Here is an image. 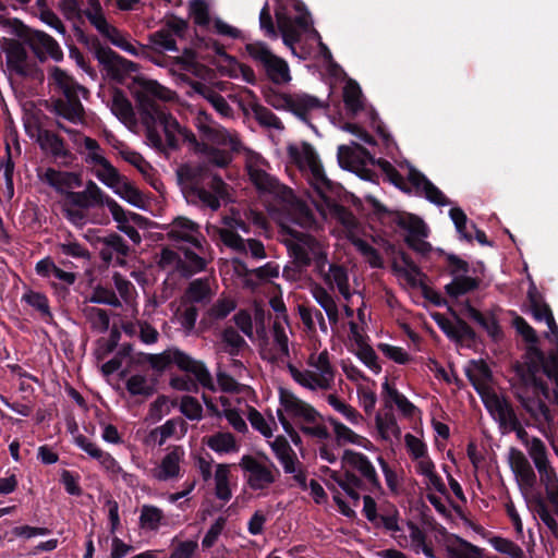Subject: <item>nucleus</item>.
Here are the masks:
<instances>
[{
	"mask_svg": "<svg viewBox=\"0 0 558 558\" xmlns=\"http://www.w3.org/2000/svg\"><path fill=\"white\" fill-rule=\"evenodd\" d=\"M256 121L265 128H274L280 130L283 128L281 120L267 107L254 102L251 105Z\"/></svg>",
	"mask_w": 558,
	"mask_h": 558,
	"instance_id": "obj_43",
	"label": "nucleus"
},
{
	"mask_svg": "<svg viewBox=\"0 0 558 558\" xmlns=\"http://www.w3.org/2000/svg\"><path fill=\"white\" fill-rule=\"evenodd\" d=\"M512 325L517 332L522 336L523 340L529 344H537L538 337L535 329L521 316L515 315Z\"/></svg>",
	"mask_w": 558,
	"mask_h": 558,
	"instance_id": "obj_64",
	"label": "nucleus"
},
{
	"mask_svg": "<svg viewBox=\"0 0 558 558\" xmlns=\"http://www.w3.org/2000/svg\"><path fill=\"white\" fill-rule=\"evenodd\" d=\"M178 182L184 185L183 191L189 202L201 203L216 211L220 201L228 196V185L217 173L205 165L183 163L177 169Z\"/></svg>",
	"mask_w": 558,
	"mask_h": 558,
	"instance_id": "obj_2",
	"label": "nucleus"
},
{
	"mask_svg": "<svg viewBox=\"0 0 558 558\" xmlns=\"http://www.w3.org/2000/svg\"><path fill=\"white\" fill-rule=\"evenodd\" d=\"M183 424L184 420L182 417L170 418L163 425L154 428L150 432L149 437L156 439V437L159 435L158 445L162 446L168 438L175 434L178 425Z\"/></svg>",
	"mask_w": 558,
	"mask_h": 558,
	"instance_id": "obj_50",
	"label": "nucleus"
},
{
	"mask_svg": "<svg viewBox=\"0 0 558 558\" xmlns=\"http://www.w3.org/2000/svg\"><path fill=\"white\" fill-rule=\"evenodd\" d=\"M362 90L359 84L354 81L347 83L343 89V101L345 108L353 114L363 109Z\"/></svg>",
	"mask_w": 558,
	"mask_h": 558,
	"instance_id": "obj_40",
	"label": "nucleus"
},
{
	"mask_svg": "<svg viewBox=\"0 0 558 558\" xmlns=\"http://www.w3.org/2000/svg\"><path fill=\"white\" fill-rule=\"evenodd\" d=\"M408 181L415 190V194L424 196L428 202L437 206H447L450 199L421 171L412 165H408Z\"/></svg>",
	"mask_w": 558,
	"mask_h": 558,
	"instance_id": "obj_14",
	"label": "nucleus"
},
{
	"mask_svg": "<svg viewBox=\"0 0 558 558\" xmlns=\"http://www.w3.org/2000/svg\"><path fill=\"white\" fill-rule=\"evenodd\" d=\"M248 56L263 68L274 58V53L264 43H252L245 47Z\"/></svg>",
	"mask_w": 558,
	"mask_h": 558,
	"instance_id": "obj_56",
	"label": "nucleus"
},
{
	"mask_svg": "<svg viewBox=\"0 0 558 558\" xmlns=\"http://www.w3.org/2000/svg\"><path fill=\"white\" fill-rule=\"evenodd\" d=\"M133 95L141 122L145 128L146 142L157 153L168 156V150H178L180 123L156 101L172 99L171 90L155 80L142 75L133 77Z\"/></svg>",
	"mask_w": 558,
	"mask_h": 558,
	"instance_id": "obj_1",
	"label": "nucleus"
},
{
	"mask_svg": "<svg viewBox=\"0 0 558 558\" xmlns=\"http://www.w3.org/2000/svg\"><path fill=\"white\" fill-rule=\"evenodd\" d=\"M236 307L235 301L232 299L223 298L218 299L215 304L207 311V316L214 320L225 319Z\"/></svg>",
	"mask_w": 558,
	"mask_h": 558,
	"instance_id": "obj_51",
	"label": "nucleus"
},
{
	"mask_svg": "<svg viewBox=\"0 0 558 558\" xmlns=\"http://www.w3.org/2000/svg\"><path fill=\"white\" fill-rule=\"evenodd\" d=\"M111 111L120 121L124 123L135 121L133 106L124 93L119 88L114 89L113 92Z\"/></svg>",
	"mask_w": 558,
	"mask_h": 558,
	"instance_id": "obj_31",
	"label": "nucleus"
},
{
	"mask_svg": "<svg viewBox=\"0 0 558 558\" xmlns=\"http://www.w3.org/2000/svg\"><path fill=\"white\" fill-rule=\"evenodd\" d=\"M279 402L292 417H301L307 423H315L320 414L314 407L298 398L292 391L280 388Z\"/></svg>",
	"mask_w": 558,
	"mask_h": 558,
	"instance_id": "obj_16",
	"label": "nucleus"
},
{
	"mask_svg": "<svg viewBox=\"0 0 558 558\" xmlns=\"http://www.w3.org/2000/svg\"><path fill=\"white\" fill-rule=\"evenodd\" d=\"M399 257H400L401 262L403 263L404 267H400L395 262L392 264L393 270L397 271V272L404 274L407 276V278H408V281L412 286H416V281L414 280V278L410 277V274H413L415 276L422 275V271H421L420 267L414 263L412 257L408 253H405L404 251H400L399 252Z\"/></svg>",
	"mask_w": 558,
	"mask_h": 558,
	"instance_id": "obj_55",
	"label": "nucleus"
},
{
	"mask_svg": "<svg viewBox=\"0 0 558 558\" xmlns=\"http://www.w3.org/2000/svg\"><path fill=\"white\" fill-rule=\"evenodd\" d=\"M492 545L497 551L506 554L511 558H525L522 548L511 539L496 536L492 539Z\"/></svg>",
	"mask_w": 558,
	"mask_h": 558,
	"instance_id": "obj_53",
	"label": "nucleus"
},
{
	"mask_svg": "<svg viewBox=\"0 0 558 558\" xmlns=\"http://www.w3.org/2000/svg\"><path fill=\"white\" fill-rule=\"evenodd\" d=\"M527 301L530 311L533 318L537 322H543L551 313L550 306L544 301L543 295L537 291L534 283L527 290Z\"/></svg>",
	"mask_w": 558,
	"mask_h": 558,
	"instance_id": "obj_33",
	"label": "nucleus"
},
{
	"mask_svg": "<svg viewBox=\"0 0 558 558\" xmlns=\"http://www.w3.org/2000/svg\"><path fill=\"white\" fill-rule=\"evenodd\" d=\"M214 292L208 278L192 280L184 292V300L191 304L208 305L213 300Z\"/></svg>",
	"mask_w": 558,
	"mask_h": 558,
	"instance_id": "obj_23",
	"label": "nucleus"
},
{
	"mask_svg": "<svg viewBox=\"0 0 558 558\" xmlns=\"http://www.w3.org/2000/svg\"><path fill=\"white\" fill-rule=\"evenodd\" d=\"M525 501L529 508L535 512L542 522L550 530V532L558 535V522L551 515L546 505V501L541 493L524 494Z\"/></svg>",
	"mask_w": 558,
	"mask_h": 558,
	"instance_id": "obj_24",
	"label": "nucleus"
},
{
	"mask_svg": "<svg viewBox=\"0 0 558 558\" xmlns=\"http://www.w3.org/2000/svg\"><path fill=\"white\" fill-rule=\"evenodd\" d=\"M88 301L95 304H106L113 307H121L122 303L117 296L116 292L112 289H108L101 286H97Z\"/></svg>",
	"mask_w": 558,
	"mask_h": 558,
	"instance_id": "obj_48",
	"label": "nucleus"
},
{
	"mask_svg": "<svg viewBox=\"0 0 558 558\" xmlns=\"http://www.w3.org/2000/svg\"><path fill=\"white\" fill-rule=\"evenodd\" d=\"M15 34L33 50L39 61L44 62L49 56L54 61L63 59V51L57 40L43 31H34L17 22Z\"/></svg>",
	"mask_w": 558,
	"mask_h": 558,
	"instance_id": "obj_11",
	"label": "nucleus"
},
{
	"mask_svg": "<svg viewBox=\"0 0 558 558\" xmlns=\"http://www.w3.org/2000/svg\"><path fill=\"white\" fill-rule=\"evenodd\" d=\"M341 462L343 466L350 465L361 474V477L369 485V492L375 493L383 490L376 469L366 454L345 449Z\"/></svg>",
	"mask_w": 558,
	"mask_h": 558,
	"instance_id": "obj_13",
	"label": "nucleus"
},
{
	"mask_svg": "<svg viewBox=\"0 0 558 558\" xmlns=\"http://www.w3.org/2000/svg\"><path fill=\"white\" fill-rule=\"evenodd\" d=\"M375 423L376 428L384 440L389 439V433H391L395 438L400 439L401 429L392 412L386 413L385 416L377 413L375 416Z\"/></svg>",
	"mask_w": 558,
	"mask_h": 558,
	"instance_id": "obj_37",
	"label": "nucleus"
},
{
	"mask_svg": "<svg viewBox=\"0 0 558 558\" xmlns=\"http://www.w3.org/2000/svg\"><path fill=\"white\" fill-rule=\"evenodd\" d=\"M263 69L268 78L275 84L288 83L291 80L288 63L277 56H274Z\"/></svg>",
	"mask_w": 558,
	"mask_h": 558,
	"instance_id": "obj_34",
	"label": "nucleus"
},
{
	"mask_svg": "<svg viewBox=\"0 0 558 558\" xmlns=\"http://www.w3.org/2000/svg\"><path fill=\"white\" fill-rule=\"evenodd\" d=\"M531 379L532 384L530 388L533 389L532 396L517 391L514 393L515 398L532 418L538 421L542 417L545 422L550 423L553 420L550 410L545 401L541 399V397L544 399H550L551 393L549 387L537 376L531 377Z\"/></svg>",
	"mask_w": 558,
	"mask_h": 558,
	"instance_id": "obj_12",
	"label": "nucleus"
},
{
	"mask_svg": "<svg viewBox=\"0 0 558 558\" xmlns=\"http://www.w3.org/2000/svg\"><path fill=\"white\" fill-rule=\"evenodd\" d=\"M328 421L333 426L336 439L339 445H341V442H349V444L360 445V446H363L366 448V444H369V440L357 435L351 428H349L347 425L339 422L337 418L329 417Z\"/></svg>",
	"mask_w": 558,
	"mask_h": 558,
	"instance_id": "obj_35",
	"label": "nucleus"
},
{
	"mask_svg": "<svg viewBox=\"0 0 558 558\" xmlns=\"http://www.w3.org/2000/svg\"><path fill=\"white\" fill-rule=\"evenodd\" d=\"M463 313L480 327H482L488 337L497 342L502 339L504 332L496 314L493 311L482 313L475 308L469 301L463 306Z\"/></svg>",
	"mask_w": 558,
	"mask_h": 558,
	"instance_id": "obj_19",
	"label": "nucleus"
},
{
	"mask_svg": "<svg viewBox=\"0 0 558 558\" xmlns=\"http://www.w3.org/2000/svg\"><path fill=\"white\" fill-rule=\"evenodd\" d=\"M275 15L283 43L293 48L300 40L296 27L306 32L312 26L311 13L301 0H276Z\"/></svg>",
	"mask_w": 558,
	"mask_h": 558,
	"instance_id": "obj_6",
	"label": "nucleus"
},
{
	"mask_svg": "<svg viewBox=\"0 0 558 558\" xmlns=\"http://www.w3.org/2000/svg\"><path fill=\"white\" fill-rule=\"evenodd\" d=\"M114 193L135 207H145L142 192L126 179L114 190Z\"/></svg>",
	"mask_w": 558,
	"mask_h": 558,
	"instance_id": "obj_46",
	"label": "nucleus"
},
{
	"mask_svg": "<svg viewBox=\"0 0 558 558\" xmlns=\"http://www.w3.org/2000/svg\"><path fill=\"white\" fill-rule=\"evenodd\" d=\"M446 553L448 558H482V549L463 539L450 534L446 538Z\"/></svg>",
	"mask_w": 558,
	"mask_h": 558,
	"instance_id": "obj_22",
	"label": "nucleus"
},
{
	"mask_svg": "<svg viewBox=\"0 0 558 558\" xmlns=\"http://www.w3.org/2000/svg\"><path fill=\"white\" fill-rule=\"evenodd\" d=\"M88 9L83 10V15L105 38L110 33H116V26L108 23L99 0H87Z\"/></svg>",
	"mask_w": 558,
	"mask_h": 558,
	"instance_id": "obj_26",
	"label": "nucleus"
},
{
	"mask_svg": "<svg viewBox=\"0 0 558 558\" xmlns=\"http://www.w3.org/2000/svg\"><path fill=\"white\" fill-rule=\"evenodd\" d=\"M481 279L471 276H454L452 280L445 286V293L451 300H458L459 298L466 295L478 289Z\"/></svg>",
	"mask_w": 558,
	"mask_h": 558,
	"instance_id": "obj_27",
	"label": "nucleus"
},
{
	"mask_svg": "<svg viewBox=\"0 0 558 558\" xmlns=\"http://www.w3.org/2000/svg\"><path fill=\"white\" fill-rule=\"evenodd\" d=\"M109 210L114 221L118 222V229L126 234L134 244H140L142 241L138 231L129 225V217L126 211L116 201L109 202Z\"/></svg>",
	"mask_w": 558,
	"mask_h": 558,
	"instance_id": "obj_30",
	"label": "nucleus"
},
{
	"mask_svg": "<svg viewBox=\"0 0 558 558\" xmlns=\"http://www.w3.org/2000/svg\"><path fill=\"white\" fill-rule=\"evenodd\" d=\"M508 462L515 475L522 494H527L525 490L533 489L536 484V474L527 458L521 450L511 447L508 453Z\"/></svg>",
	"mask_w": 558,
	"mask_h": 558,
	"instance_id": "obj_15",
	"label": "nucleus"
},
{
	"mask_svg": "<svg viewBox=\"0 0 558 558\" xmlns=\"http://www.w3.org/2000/svg\"><path fill=\"white\" fill-rule=\"evenodd\" d=\"M78 41L94 54L108 76L117 82L121 83L125 75L136 73L140 70L137 63L125 59L110 47L102 46L99 38L95 35L89 36L81 32Z\"/></svg>",
	"mask_w": 558,
	"mask_h": 558,
	"instance_id": "obj_7",
	"label": "nucleus"
},
{
	"mask_svg": "<svg viewBox=\"0 0 558 558\" xmlns=\"http://www.w3.org/2000/svg\"><path fill=\"white\" fill-rule=\"evenodd\" d=\"M439 252L446 259V271L449 276L454 278V276L459 277L469 275L471 266L466 260L462 259L461 257L453 253H446L442 250H440Z\"/></svg>",
	"mask_w": 558,
	"mask_h": 558,
	"instance_id": "obj_45",
	"label": "nucleus"
},
{
	"mask_svg": "<svg viewBox=\"0 0 558 558\" xmlns=\"http://www.w3.org/2000/svg\"><path fill=\"white\" fill-rule=\"evenodd\" d=\"M448 312L454 319V331L457 337H451V340L457 342L469 341L475 343L477 341V333L475 330L459 316V314L451 307H448Z\"/></svg>",
	"mask_w": 558,
	"mask_h": 558,
	"instance_id": "obj_38",
	"label": "nucleus"
},
{
	"mask_svg": "<svg viewBox=\"0 0 558 558\" xmlns=\"http://www.w3.org/2000/svg\"><path fill=\"white\" fill-rule=\"evenodd\" d=\"M162 519L163 512L160 508L153 505H144L141 509L140 526L144 530L156 531Z\"/></svg>",
	"mask_w": 558,
	"mask_h": 558,
	"instance_id": "obj_39",
	"label": "nucleus"
},
{
	"mask_svg": "<svg viewBox=\"0 0 558 558\" xmlns=\"http://www.w3.org/2000/svg\"><path fill=\"white\" fill-rule=\"evenodd\" d=\"M22 301L26 302L29 306L38 311L46 322L52 319L49 300L45 294L36 291H28L23 294Z\"/></svg>",
	"mask_w": 558,
	"mask_h": 558,
	"instance_id": "obj_41",
	"label": "nucleus"
},
{
	"mask_svg": "<svg viewBox=\"0 0 558 558\" xmlns=\"http://www.w3.org/2000/svg\"><path fill=\"white\" fill-rule=\"evenodd\" d=\"M541 482L545 486L546 496L550 504L558 505V476L550 462L536 466Z\"/></svg>",
	"mask_w": 558,
	"mask_h": 558,
	"instance_id": "obj_28",
	"label": "nucleus"
},
{
	"mask_svg": "<svg viewBox=\"0 0 558 558\" xmlns=\"http://www.w3.org/2000/svg\"><path fill=\"white\" fill-rule=\"evenodd\" d=\"M526 447L535 468L549 461L547 448L541 438L532 437Z\"/></svg>",
	"mask_w": 558,
	"mask_h": 558,
	"instance_id": "obj_58",
	"label": "nucleus"
},
{
	"mask_svg": "<svg viewBox=\"0 0 558 558\" xmlns=\"http://www.w3.org/2000/svg\"><path fill=\"white\" fill-rule=\"evenodd\" d=\"M206 445L220 454L236 452L239 450L235 437L229 432H218L209 436L206 440Z\"/></svg>",
	"mask_w": 558,
	"mask_h": 558,
	"instance_id": "obj_32",
	"label": "nucleus"
},
{
	"mask_svg": "<svg viewBox=\"0 0 558 558\" xmlns=\"http://www.w3.org/2000/svg\"><path fill=\"white\" fill-rule=\"evenodd\" d=\"M179 410L190 421H201L203 418V407L193 396H183Z\"/></svg>",
	"mask_w": 558,
	"mask_h": 558,
	"instance_id": "obj_47",
	"label": "nucleus"
},
{
	"mask_svg": "<svg viewBox=\"0 0 558 558\" xmlns=\"http://www.w3.org/2000/svg\"><path fill=\"white\" fill-rule=\"evenodd\" d=\"M338 161L343 169L354 171L361 179L374 182L377 174L366 168L365 161L360 159L349 146L341 145L338 148Z\"/></svg>",
	"mask_w": 558,
	"mask_h": 558,
	"instance_id": "obj_21",
	"label": "nucleus"
},
{
	"mask_svg": "<svg viewBox=\"0 0 558 558\" xmlns=\"http://www.w3.org/2000/svg\"><path fill=\"white\" fill-rule=\"evenodd\" d=\"M246 171L250 181L260 194L267 193L283 196L286 193H292L291 189L280 184L275 177L253 163L246 165Z\"/></svg>",
	"mask_w": 558,
	"mask_h": 558,
	"instance_id": "obj_18",
	"label": "nucleus"
},
{
	"mask_svg": "<svg viewBox=\"0 0 558 558\" xmlns=\"http://www.w3.org/2000/svg\"><path fill=\"white\" fill-rule=\"evenodd\" d=\"M49 78L56 90L62 95V97L51 98L50 112L73 124L83 122L85 109L78 94H87L88 90L59 66L50 69Z\"/></svg>",
	"mask_w": 558,
	"mask_h": 558,
	"instance_id": "obj_4",
	"label": "nucleus"
},
{
	"mask_svg": "<svg viewBox=\"0 0 558 558\" xmlns=\"http://www.w3.org/2000/svg\"><path fill=\"white\" fill-rule=\"evenodd\" d=\"M40 180L52 187L57 193L66 198V192L83 185V179L78 172L60 171L54 168H47Z\"/></svg>",
	"mask_w": 558,
	"mask_h": 558,
	"instance_id": "obj_17",
	"label": "nucleus"
},
{
	"mask_svg": "<svg viewBox=\"0 0 558 558\" xmlns=\"http://www.w3.org/2000/svg\"><path fill=\"white\" fill-rule=\"evenodd\" d=\"M0 49L5 54V65L11 74L33 80H41L44 77V73L37 64L28 60V53L20 40L1 37Z\"/></svg>",
	"mask_w": 558,
	"mask_h": 558,
	"instance_id": "obj_9",
	"label": "nucleus"
},
{
	"mask_svg": "<svg viewBox=\"0 0 558 558\" xmlns=\"http://www.w3.org/2000/svg\"><path fill=\"white\" fill-rule=\"evenodd\" d=\"M65 201L68 204L72 205L74 207L81 208V209H88V208H94V207L106 206L101 202H96V201L94 202V199H92L89 197V195L84 191L66 192Z\"/></svg>",
	"mask_w": 558,
	"mask_h": 558,
	"instance_id": "obj_60",
	"label": "nucleus"
},
{
	"mask_svg": "<svg viewBox=\"0 0 558 558\" xmlns=\"http://www.w3.org/2000/svg\"><path fill=\"white\" fill-rule=\"evenodd\" d=\"M178 367L186 373L194 375L197 383L204 388L215 392L217 390L216 385L214 383L213 376L208 371L207 366L204 362L194 360L189 354L178 353Z\"/></svg>",
	"mask_w": 558,
	"mask_h": 558,
	"instance_id": "obj_20",
	"label": "nucleus"
},
{
	"mask_svg": "<svg viewBox=\"0 0 558 558\" xmlns=\"http://www.w3.org/2000/svg\"><path fill=\"white\" fill-rule=\"evenodd\" d=\"M150 43L167 51L178 52L175 39L168 29H159L149 36Z\"/></svg>",
	"mask_w": 558,
	"mask_h": 558,
	"instance_id": "obj_63",
	"label": "nucleus"
},
{
	"mask_svg": "<svg viewBox=\"0 0 558 558\" xmlns=\"http://www.w3.org/2000/svg\"><path fill=\"white\" fill-rule=\"evenodd\" d=\"M184 454V450L180 446H174L161 460L159 469L155 473V477L159 481H168L179 475L180 461Z\"/></svg>",
	"mask_w": 558,
	"mask_h": 558,
	"instance_id": "obj_25",
	"label": "nucleus"
},
{
	"mask_svg": "<svg viewBox=\"0 0 558 558\" xmlns=\"http://www.w3.org/2000/svg\"><path fill=\"white\" fill-rule=\"evenodd\" d=\"M202 154L207 155L209 163L220 168L227 167L232 159L228 151L208 146L207 144H203Z\"/></svg>",
	"mask_w": 558,
	"mask_h": 558,
	"instance_id": "obj_61",
	"label": "nucleus"
},
{
	"mask_svg": "<svg viewBox=\"0 0 558 558\" xmlns=\"http://www.w3.org/2000/svg\"><path fill=\"white\" fill-rule=\"evenodd\" d=\"M125 388L131 396L151 397L156 389L147 383L144 375H132L125 383Z\"/></svg>",
	"mask_w": 558,
	"mask_h": 558,
	"instance_id": "obj_44",
	"label": "nucleus"
},
{
	"mask_svg": "<svg viewBox=\"0 0 558 558\" xmlns=\"http://www.w3.org/2000/svg\"><path fill=\"white\" fill-rule=\"evenodd\" d=\"M184 353L178 348H172L165 350L159 354L151 353H141V361L149 363L150 367L157 372H163L171 364H175L178 366L177 354Z\"/></svg>",
	"mask_w": 558,
	"mask_h": 558,
	"instance_id": "obj_29",
	"label": "nucleus"
},
{
	"mask_svg": "<svg viewBox=\"0 0 558 558\" xmlns=\"http://www.w3.org/2000/svg\"><path fill=\"white\" fill-rule=\"evenodd\" d=\"M239 466L244 473L246 484L253 490L268 488L280 476L279 469L264 452H258L257 456H242Z\"/></svg>",
	"mask_w": 558,
	"mask_h": 558,
	"instance_id": "obj_8",
	"label": "nucleus"
},
{
	"mask_svg": "<svg viewBox=\"0 0 558 558\" xmlns=\"http://www.w3.org/2000/svg\"><path fill=\"white\" fill-rule=\"evenodd\" d=\"M354 245L356 246L357 251L367 258L368 264L373 268H381L384 266V260L378 252L377 248H375L373 245H371L368 242L362 239H357L354 242Z\"/></svg>",
	"mask_w": 558,
	"mask_h": 558,
	"instance_id": "obj_52",
	"label": "nucleus"
},
{
	"mask_svg": "<svg viewBox=\"0 0 558 558\" xmlns=\"http://www.w3.org/2000/svg\"><path fill=\"white\" fill-rule=\"evenodd\" d=\"M220 239L226 246L241 254H246V242L238 232L230 229H221Z\"/></svg>",
	"mask_w": 558,
	"mask_h": 558,
	"instance_id": "obj_62",
	"label": "nucleus"
},
{
	"mask_svg": "<svg viewBox=\"0 0 558 558\" xmlns=\"http://www.w3.org/2000/svg\"><path fill=\"white\" fill-rule=\"evenodd\" d=\"M38 143L41 149H49L52 157L65 145V141L60 135L49 130L39 133Z\"/></svg>",
	"mask_w": 558,
	"mask_h": 558,
	"instance_id": "obj_54",
	"label": "nucleus"
},
{
	"mask_svg": "<svg viewBox=\"0 0 558 558\" xmlns=\"http://www.w3.org/2000/svg\"><path fill=\"white\" fill-rule=\"evenodd\" d=\"M0 168L3 169L7 193L9 197H12L14 195L13 174L15 165L13 161L11 147L8 143L5 145V158L1 162Z\"/></svg>",
	"mask_w": 558,
	"mask_h": 558,
	"instance_id": "obj_57",
	"label": "nucleus"
},
{
	"mask_svg": "<svg viewBox=\"0 0 558 558\" xmlns=\"http://www.w3.org/2000/svg\"><path fill=\"white\" fill-rule=\"evenodd\" d=\"M95 175L99 181H101L105 185L112 189L113 191L120 186V184L126 179L111 165L109 161L102 170H97Z\"/></svg>",
	"mask_w": 558,
	"mask_h": 558,
	"instance_id": "obj_49",
	"label": "nucleus"
},
{
	"mask_svg": "<svg viewBox=\"0 0 558 558\" xmlns=\"http://www.w3.org/2000/svg\"><path fill=\"white\" fill-rule=\"evenodd\" d=\"M221 340L226 344L223 351L231 356H236L240 350L246 345L245 339L231 326L221 332Z\"/></svg>",
	"mask_w": 558,
	"mask_h": 558,
	"instance_id": "obj_42",
	"label": "nucleus"
},
{
	"mask_svg": "<svg viewBox=\"0 0 558 558\" xmlns=\"http://www.w3.org/2000/svg\"><path fill=\"white\" fill-rule=\"evenodd\" d=\"M263 94L269 106L278 110L287 109L306 123H308V112L311 110L324 107L318 98L310 95L291 97L272 88L265 89Z\"/></svg>",
	"mask_w": 558,
	"mask_h": 558,
	"instance_id": "obj_10",
	"label": "nucleus"
},
{
	"mask_svg": "<svg viewBox=\"0 0 558 558\" xmlns=\"http://www.w3.org/2000/svg\"><path fill=\"white\" fill-rule=\"evenodd\" d=\"M287 151L290 160L300 169L305 167L310 169L312 175L311 185L326 206L340 217L348 216L353 218L352 214L343 205L336 202V196L340 194L341 186L327 178L314 147L310 143L303 142L301 147L290 144Z\"/></svg>",
	"mask_w": 558,
	"mask_h": 558,
	"instance_id": "obj_3",
	"label": "nucleus"
},
{
	"mask_svg": "<svg viewBox=\"0 0 558 558\" xmlns=\"http://www.w3.org/2000/svg\"><path fill=\"white\" fill-rule=\"evenodd\" d=\"M190 12L196 25L202 27L209 25V8L205 0H193L190 4Z\"/></svg>",
	"mask_w": 558,
	"mask_h": 558,
	"instance_id": "obj_59",
	"label": "nucleus"
},
{
	"mask_svg": "<svg viewBox=\"0 0 558 558\" xmlns=\"http://www.w3.org/2000/svg\"><path fill=\"white\" fill-rule=\"evenodd\" d=\"M371 203L374 214L381 222L396 225L408 232L404 242L409 248L424 256L432 252V244L425 241L429 235V229L421 217L407 211L390 210L374 197L371 198Z\"/></svg>",
	"mask_w": 558,
	"mask_h": 558,
	"instance_id": "obj_5",
	"label": "nucleus"
},
{
	"mask_svg": "<svg viewBox=\"0 0 558 558\" xmlns=\"http://www.w3.org/2000/svg\"><path fill=\"white\" fill-rule=\"evenodd\" d=\"M83 314L87 322L90 324L93 330H97L101 333L106 332L110 326V317L106 310L86 306L83 310Z\"/></svg>",
	"mask_w": 558,
	"mask_h": 558,
	"instance_id": "obj_36",
	"label": "nucleus"
}]
</instances>
